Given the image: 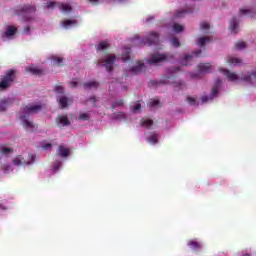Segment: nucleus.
I'll return each mask as SVG.
<instances>
[{
    "instance_id": "1",
    "label": "nucleus",
    "mask_w": 256,
    "mask_h": 256,
    "mask_svg": "<svg viewBox=\"0 0 256 256\" xmlns=\"http://www.w3.org/2000/svg\"><path fill=\"white\" fill-rule=\"evenodd\" d=\"M15 79H17V70H8L1 78L0 91H6V89H9V87H11V85H13V83L15 82Z\"/></svg>"
},
{
    "instance_id": "2",
    "label": "nucleus",
    "mask_w": 256,
    "mask_h": 256,
    "mask_svg": "<svg viewBox=\"0 0 256 256\" xmlns=\"http://www.w3.org/2000/svg\"><path fill=\"white\" fill-rule=\"evenodd\" d=\"M115 61H117V56H115V54H110L105 58L98 59L97 66L105 67L106 71L111 73V71H113V65H115Z\"/></svg>"
},
{
    "instance_id": "3",
    "label": "nucleus",
    "mask_w": 256,
    "mask_h": 256,
    "mask_svg": "<svg viewBox=\"0 0 256 256\" xmlns=\"http://www.w3.org/2000/svg\"><path fill=\"white\" fill-rule=\"evenodd\" d=\"M143 43L144 45H148V47H151V45H157V43H159V33L150 32L148 37L144 38Z\"/></svg>"
},
{
    "instance_id": "4",
    "label": "nucleus",
    "mask_w": 256,
    "mask_h": 256,
    "mask_svg": "<svg viewBox=\"0 0 256 256\" xmlns=\"http://www.w3.org/2000/svg\"><path fill=\"white\" fill-rule=\"evenodd\" d=\"M163 61H167V55L165 54H152L148 63L150 65H157V63H163Z\"/></svg>"
},
{
    "instance_id": "5",
    "label": "nucleus",
    "mask_w": 256,
    "mask_h": 256,
    "mask_svg": "<svg viewBox=\"0 0 256 256\" xmlns=\"http://www.w3.org/2000/svg\"><path fill=\"white\" fill-rule=\"evenodd\" d=\"M30 157V161L27 162L25 161V158H23L22 156H17L16 158H14L12 160V163L14 165H29L30 163H34L35 162V154H31L29 155Z\"/></svg>"
},
{
    "instance_id": "6",
    "label": "nucleus",
    "mask_w": 256,
    "mask_h": 256,
    "mask_svg": "<svg viewBox=\"0 0 256 256\" xmlns=\"http://www.w3.org/2000/svg\"><path fill=\"white\" fill-rule=\"evenodd\" d=\"M41 109H43V106H41V105L29 104L28 106H25L23 108V113L25 115H31V114L39 113V111H41Z\"/></svg>"
},
{
    "instance_id": "7",
    "label": "nucleus",
    "mask_w": 256,
    "mask_h": 256,
    "mask_svg": "<svg viewBox=\"0 0 256 256\" xmlns=\"http://www.w3.org/2000/svg\"><path fill=\"white\" fill-rule=\"evenodd\" d=\"M26 71H28V73H31V75H36L37 77H43V75H45L46 73L45 69L35 66L27 67Z\"/></svg>"
},
{
    "instance_id": "8",
    "label": "nucleus",
    "mask_w": 256,
    "mask_h": 256,
    "mask_svg": "<svg viewBox=\"0 0 256 256\" xmlns=\"http://www.w3.org/2000/svg\"><path fill=\"white\" fill-rule=\"evenodd\" d=\"M56 124L58 127H69V125H71V121L67 115H61L56 118Z\"/></svg>"
},
{
    "instance_id": "9",
    "label": "nucleus",
    "mask_w": 256,
    "mask_h": 256,
    "mask_svg": "<svg viewBox=\"0 0 256 256\" xmlns=\"http://www.w3.org/2000/svg\"><path fill=\"white\" fill-rule=\"evenodd\" d=\"M37 8L31 5H25L21 8V10H17V15H31V13H35Z\"/></svg>"
},
{
    "instance_id": "10",
    "label": "nucleus",
    "mask_w": 256,
    "mask_h": 256,
    "mask_svg": "<svg viewBox=\"0 0 256 256\" xmlns=\"http://www.w3.org/2000/svg\"><path fill=\"white\" fill-rule=\"evenodd\" d=\"M17 33V27L7 26L6 31L2 33V39H11Z\"/></svg>"
},
{
    "instance_id": "11",
    "label": "nucleus",
    "mask_w": 256,
    "mask_h": 256,
    "mask_svg": "<svg viewBox=\"0 0 256 256\" xmlns=\"http://www.w3.org/2000/svg\"><path fill=\"white\" fill-rule=\"evenodd\" d=\"M20 119L22 121V125L26 131H34L35 130V124L33 122L27 120V116L22 115L20 116Z\"/></svg>"
},
{
    "instance_id": "12",
    "label": "nucleus",
    "mask_w": 256,
    "mask_h": 256,
    "mask_svg": "<svg viewBox=\"0 0 256 256\" xmlns=\"http://www.w3.org/2000/svg\"><path fill=\"white\" fill-rule=\"evenodd\" d=\"M220 73H223L225 77H227L228 81H237L239 79V76L235 73H231L228 69L225 68H219Z\"/></svg>"
},
{
    "instance_id": "13",
    "label": "nucleus",
    "mask_w": 256,
    "mask_h": 256,
    "mask_svg": "<svg viewBox=\"0 0 256 256\" xmlns=\"http://www.w3.org/2000/svg\"><path fill=\"white\" fill-rule=\"evenodd\" d=\"M143 69H145V63L143 61H137V65L133 66L130 71L133 75H139V73H143Z\"/></svg>"
},
{
    "instance_id": "14",
    "label": "nucleus",
    "mask_w": 256,
    "mask_h": 256,
    "mask_svg": "<svg viewBox=\"0 0 256 256\" xmlns=\"http://www.w3.org/2000/svg\"><path fill=\"white\" fill-rule=\"evenodd\" d=\"M71 152L67 149V147H65L64 145H60L56 151V155H58V157H62V158H66L68 155H70Z\"/></svg>"
},
{
    "instance_id": "15",
    "label": "nucleus",
    "mask_w": 256,
    "mask_h": 256,
    "mask_svg": "<svg viewBox=\"0 0 256 256\" xmlns=\"http://www.w3.org/2000/svg\"><path fill=\"white\" fill-rule=\"evenodd\" d=\"M160 83H162L163 85H171V84L175 83V76H173V75L163 76L160 79Z\"/></svg>"
},
{
    "instance_id": "16",
    "label": "nucleus",
    "mask_w": 256,
    "mask_h": 256,
    "mask_svg": "<svg viewBox=\"0 0 256 256\" xmlns=\"http://www.w3.org/2000/svg\"><path fill=\"white\" fill-rule=\"evenodd\" d=\"M198 71L200 73H211V64H209V63H200L198 65Z\"/></svg>"
},
{
    "instance_id": "17",
    "label": "nucleus",
    "mask_w": 256,
    "mask_h": 256,
    "mask_svg": "<svg viewBox=\"0 0 256 256\" xmlns=\"http://www.w3.org/2000/svg\"><path fill=\"white\" fill-rule=\"evenodd\" d=\"M229 29L234 34L237 33V29H239V21H237V17L232 18V20L230 21Z\"/></svg>"
},
{
    "instance_id": "18",
    "label": "nucleus",
    "mask_w": 256,
    "mask_h": 256,
    "mask_svg": "<svg viewBox=\"0 0 256 256\" xmlns=\"http://www.w3.org/2000/svg\"><path fill=\"white\" fill-rule=\"evenodd\" d=\"M193 55H194L195 57H199V55H201V50L194 51V52L192 53V55L187 54V55L184 57V59L182 60V65H187V62H188V61H191V60L193 59Z\"/></svg>"
},
{
    "instance_id": "19",
    "label": "nucleus",
    "mask_w": 256,
    "mask_h": 256,
    "mask_svg": "<svg viewBox=\"0 0 256 256\" xmlns=\"http://www.w3.org/2000/svg\"><path fill=\"white\" fill-rule=\"evenodd\" d=\"M253 79H256V70L252 73H248L245 76L241 78L242 81H245L246 83H252Z\"/></svg>"
},
{
    "instance_id": "20",
    "label": "nucleus",
    "mask_w": 256,
    "mask_h": 256,
    "mask_svg": "<svg viewBox=\"0 0 256 256\" xmlns=\"http://www.w3.org/2000/svg\"><path fill=\"white\" fill-rule=\"evenodd\" d=\"M187 245L190 247V249H192V251H199V249H201V243L195 240L188 241Z\"/></svg>"
},
{
    "instance_id": "21",
    "label": "nucleus",
    "mask_w": 256,
    "mask_h": 256,
    "mask_svg": "<svg viewBox=\"0 0 256 256\" xmlns=\"http://www.w3.org/2000/svg\"><path fill=\"white\" fill-rule=\"evenodd\" d=\"M95 47L97 51H105V49H109L110 45L107 40H104L97 44Z\"/></svg>"
},
{
    "instance_id": "22",
    "label": "nucleus",
    "mask_w": 256,
    "mask_h": 256,
    "mask_svg": "<svg viewBox=\"0 0 256 256\" xmlns=\"http://www.w3.org/2000/svg\"><path fill=\"white\" fill-rule=\"evenodd\" d=\"M148 143H150L151 145H157V143H159V134L157 133H153L151 134L148 139H147Z\"/></svg>"
},
{
    "instance_id": "23",
    "label": "nucleus",
    "mask_w": 256,
    "mask_h": 256,
    "mask_svg": "<svg viewBox=\"0 0 256 256\" xmlns=\"http://www.w3.org/2000/svg\"><path fill=\"white\" fill-rule=\"evenodd\" d=\"M84 89H97V87H99V82L97 81H89V82H85L83 84Z\"/></svg>"
},
{
    "instance_id": "24",
    "label": "nucleus",
    "mask_w": 256,
    "mask_h": 256,
    "mask_svg": "<svg viewBox=\"0 0 256 256\" xmlns=\"http://www.w3.org/2000/svg\"><path fill=\"white\" fill-rule=\"evenodd\" d=\"M58 103L62 109H65L69 106V99H67V97H65V96H61L58 99Z\"/></svg>"
},
{
    "instance_id": "25",
    "label": "nucleus",
    "mask_w": 256,
    "mask_h": 256,
    "mask_svg": "<svg viewBox=\"0 0 256 256\" xmlns=\"http://www.w3.org/2000/svg\"><path fill=\"white\" fill-rule=\"evenodd\" d=\"M9 105H11V100L9 99H4V100H0V111H7V107H9Z\"/></svg>"
},
{
    "instance_id": "26",
    "label": "nucleus",
    "mask_w": 256,
    "mask_h": 256,
    "mask_svg": "<svg viewBox=\"0 0 256 256\" xmlns=\"http://www.w3.org/2000/svg\"><path fill=\"white\" fill-rule=\"evenodd\" d=\"M221 85V79L216 80V85L212 88V95L216 97L219 94V87Z\"/></svg>"
},
{
    "instance_id": "27",
    "label": "nucleus",
    "mask_w": 256,
    "mask_h": 256,
    "mask_svg": "<svg viewBox=\"0 0 256 256\" xmlns=\"http://www.w3.org/2000/svg\"><path fill=\"white\" fill-rule=\"evenodd\" d=\"M53 65H58L59 67H63V58L52 56L51 57Z\"/></svg>"
},
{
    "instance_id": "28",
    "label": "nucleus",
    "mask_w": 256,
    "mask_h": 256,
    "mask_svg": "<svg viewBox=\"0 0 256 256\" xmlns=\"http://www.w3.org/2000/svg\"><path fill=\"white\" fill-rule=\"evenodd\" d=\"M71 25H77V21L76 20H64L62 22V26L64 27V29H69V27H71Z\"/></svg>"
},
{
    "instance_id": "29",
    "label": "nucleus",
    "mask_w": 256,
    "mask_h": 256,
    "mask_svg": "<svg viewBox=\"0 0 256 256\" xmlns=\"http://www.w3.org/2000/svg\"><path fill=\"white\" fill-rule=\"evenodd\" d=\"M227 63H229V65H241L243 61L239 58L230 57L228 58Z\"/></svg>"
},
{
    "instance_id": "30",
    "label": "nucleus",
    "mask_w": 256,
    "mask_h": 256,
    "mask_svg": "<svg viewBox=\"0 0 256 256\" xmlns=\"http://www.w3.org/2000/svg\"><path fill=\"white\" fill-rule=\"evenodd\" d=\"M60 11H63V13H69V11H72V7L69 4H60L59 7Z\"/></svg>"
},
{
    "instance_id": "31",
    "label": "nucleus",
    "mask_w": 256,
    "mask_h": 256,
    "mask_svg": "<svg viewBox=\"0 0 256 256\" xmlns=\"http://www.w3.org/2000/svg\"><path fill=\"white\" fill-rule=\"evenodd\" d=\"M122 59L124 61H129V59H131V48H125V53L122 54Z\"/></svg>"
},
{
    "instance_id": "32",
    "label": "nucleus",
    "mask_w": 256,
    "mask_h": 256,
    "mask_svg": "<svg viewBox=\"0 0 256 256\" xmlns=\"http://www.w3.org/2000/svg\"><path fill=\"white\" fill-rule=\"evenodd\" d=\"M142 127H151L153 126V120L151 119H142L141 120Z\"/></svg>"
},
{
    "instance_id": "33",
    "label": "nucleus",
    "mask_w": 256,
    "mask_h": 256,
    "mask_svg": "<svg viewBox=\"0 0 256 256\" xmlns=\"http://www.w3.org/2000/svg\"><path fill=\"white\" fill-rule=\"evenodd\" d=\"M187 14L186 10H178L175 13V19H181V17H185V15Z\"/></svg>"
},
{
    "instance_id": "34",
    "label": "nucleus",
    "mask_w": 256,
    "mask_h": 256,
    "mask_svg": "<svg viewBox=\"0 0 256 256\" xmlns=\"http://www.w3.org/2000/svg\"><path fill=\"white\" fill-rule=\"evenodd\" d=\"M205 43H209V37H200L198 40V45L204 47Z\"/></svg>"
},
{
    "instance_id": "35",
    "label": "nucleus",
    "mask_w": 256,
    "mask_h": 256,
    "mask_svg": "<svg viewBox=\"0 0 256 256\" xmlns=\"http://www.w3.org/2000/svg\"><path fill=\"white\" fill-rule=\"evenodd\" d=\"M245 47H247V43L243 41H239L235 44V48L238 49L239 51H241V49H245Z\"/></svg>"
},
{
    "instance_id": "36",
    "label": "nucleus",
    "mask_w": 256,
    "mask_h": 256,
    "mask_svg": "<svg viewBox=\"0 0 256 256\" xmlns=\"http://www.w3.org/2000/svg\"><path fill=\"white\" fill-rule=\"evenodd\" d=\"M183 26L181 25V24H177V23H175L174 25H173V31L175 32V33H181V31H183Z\"/></svg>"
},
{
    "instance_id": "37",
    "label": "nucleus",
    "mask_w": 256,
    "mask_h": 256,
    "mask_svg": "<svg viewBox=\"0 0 256 256\" xmlns=\"http://www.w3.org/2000/svg\"><path fill=\"white\" fill-rule=\"evenodd\" d=\"M0 152L3 155H9V153H13V149L7 147H1Z\"/></svg>"
},
{
    "instance_id": "38",
    "label": "nucleus",
    "mask_w": 256,
    "mask_h": 256,
    "mask_svg": "<svg viewBox=\"0 0 256 256\" xmlns=\"http://www.w3.org/2000/svg\"><path fill=\"white\" fill-rule=\"evenodd\" d=\"M79 121H89V114L87 113H80L78 117Z\"/></svg>"
},
{
    "instance_id": "39",
    "label": "nucleus",
    "mask_w": 256,
    "mask_h": 256,
    "mask_svg": "<svg viewBox=\"0 0 256 256\" xmlns=\"http://www.w3.org/2000/svg\"><path fill=\"white\" fill-rule=\"evenodd\" d=\"M55 92L58 93V94H60V95H63V94L65 93V89L63 88V86L57 85V86L55 87Z\"/></svg>"
},
{
    "instance_id": "40",
    "label": "nucleus",
    "mask_w": 256,
    "mask_h": 256,
    "mask_svg": "<svg viewBox=\"0 0 256 256\" xmlns=\"http://www.w3.org/2000/svg\"><path fill=\"white\" fill-rule=\"evenodd\" d=\"M149 107H157L159 105V100L158 99H151L148 103Z\"/></svg>"
},
{
    "instance_id": "41",
    "label": "nucleus",
    "mask_w": 256,
    "mask_h": 256,
    "mask_svg": "<svg viewBox=\"0 0 256 256\" xmlns=\"http://www.w3.org/2000/svg\"><path fill=\"white\" fill-rule=\"evenodd\" d=\"M171 43L173 45V47H181V43L179 42L178 38H172Z\"/></svg>"
},
{
    "instance_id": "42",
    "label": "nucleus",
    "mask_w": 256,
    "mask_h": 256,
    "mask_svg": "<svg viewBox=\"0 0 256 256\" xmlns=\"http://www.w3.org/2000/svg\"><path fill=\"white\" fill-rule=\"evenodd\" d=\"M61 165H62V162L61 161H56L54 163V166H53V170L54 171H59L61 169Z\"/></svg>"
},
{
    "instance_id": "43",
    "label": "nucleus",
    "mask_w": 256,
    "mask_h": 256,
    "mask_svg": "<svg viewBox=\"0 0 256 256\" xmlns=\"http://www.w3.org/2000/svg\"><path fill=\"white\" fill-rule=\"evenodd\" d=\"M123 105V100H118L112 104V109H116V107H121Z\"/></svg>"
},
{
    "instance_id": "44",
    "label": "nucleus",
    "mask_w": 256,
    "mask_h": 256,
    "mask_svg": "<svg viewBox=\"0 0 256 256\" xmlns=\"http://www.w3.org/2000/svg\"><path fill=\"white\" fill-rule=\"evenodd\" d=\"M55 5H57V2H48L46 3V9H55Z\"/></svg>"
},
{
    "instance_id": "45",
    "label": "nucleus",
    "mask_w": 256,
    "mask_h": 256,
    "mask_svg": "<svg viewBox=\"0 0 256 256\" xmlns=\"http://www.w3.org/2000/svg\"><path fill=\"white\" fill-rule=\"evenodd\" d=\"M200 28L202 29V31H207V29H209V23L202 22Z\"/></svg>"
},
{
    "instance_id": "46",
    "label": "nucleus",
    "mask_w": 256,
    "mask_h": 256,
    "mask_svg": "<svg viewBox=\"0 0 256 256\" xmlns=\"http://www.w3.org/2000/svg\"><path fill=\"white\" fill-rule=\"evenodd\" d=\"M88 101H91V103L93 104V107H97V105H95V102L97 101V97L96 96H90L88 98Z\"/></svg>"
},
{
    "instance_id": "47",
    "label": "nucleus",
    "mask_w": 256,
    "mask_h": 256,
    "mask_svg": "<svg viewBox=\"0 0 256 256\" xmlns=\"http://www.w3.org/2000/svg\"><path fill=\"white\" fill-rule=\"evenodd\" d=\"M157 85H159V82L155 81V80H151L149 82V87H157Z\"/></svg>"
},
{
    "instance_id": "48",
    "label": "nucleus",
    "mask_w": 256,
    "mask_h": 256,
    "mask_svg": "<svg viewBox=\"0 0 256 256\" xmlns=\"http://www.w3.org/2000/svg\"><path fill=\"white\" fill-rule=\"evenodd\" d=\"M247 13H251V10H247V9H240V15H247Z\"/></svg>"
},
{
    "instance_id": "49",
    "label": "nucleus",
    "mask_w": 256,
    "mask_h": 256,
    "mask_svg": "<svg viewBox=\"0 0 256 256\" xmlns=\"http://www.w3.org/2000/svg\"><path fill=\"white\" fill-rule=\"evenodd\" d=\"M141 109V105L139 103H136L134 106H133V111L134 112H137Z\"/></svg>"
},
{
    "instance_id": "50",
    "label": "nucleus",
    "mask_w": 256,
    "mask_h": 256,
    "mask_svg": "<svg viewBox=\"0 0 256 256\" xmlns=\"http://www.w3.org/2000/svg\"><path fill=\"white\" fill-rule=\"evenodd\" d=\"M51 147H53V144H51V143H47V144L43 145V149L45 151H48V149H51Z\"/></svg>"
},
{
    "instance_id": "51",
    "label": "nucleus",
    "mask_w": 256,
    "mask_h": 256,
    "mask_svg": "<svg viewBox=\"0 0 256 256\" xmlns=\"http://www.w3.org/2000/svg\"><path fill=\"white\" fill-rule=\"evenodd\" d=\"M187 101H188V103H189L190 105H195V98H193V97H188V98H187Z\"/></svg>"
},
{
    "instance_id": "52",
    "label": "nucleus",
    "mask_w": 256,
    "mask_h": 256,
    "mask_svg": "<svg viewBox=\"0 0 256 256\" xmlns=\"http://www.w3.org/2000/svg\"><path fill=\"white\" fill-rule=\"evenodd\" d=\"M30 32H31V27H29V26L24 27L25 35H29Z\"/></svg>"
},
{
    "instance_id": "53",
    "label": "nucleus",
    "mask_w": 256,
    "mask_h": 256,
    "mask_svg": "<svg viewBox=\"0 0 256 256\" xmlns=\"http://www.w3.org/2000/svg\"><path fill=\"white\" fill-rule=\"evenodd\" d=\"M3 170L5 171V173H9V171H11V166H9V165L4 166Z\"/></svg>"
},
{
    "instance_id": "54",
    "label": "nucleus",
    "mask_w": 256,
    "mask_h": 256,
    "mask_svg": "<svg viewBox=\"0 0 256 256\" xmlns=\"http://www.w3.org/2000/svg\"><path fill=\"white\" fill-rule=\"evenodd\" d=\"M89 3H92L93 5H98L99 4V0H88Z\"/></svg>"
},
{
    "instance_id": "55",
    "label": "nucleus",
    "mask_w": 256,
    "mask_h": 256,
    "mask_svg": "<svg viewBox=\"0 0 256 256\" xmlns=\"http://www.w3.org/2000/svg\"><path fill=\"white\" fill-rule=\"evenodd\" d=\"M209 101L208 96H203L202 97V103H207Z\"/></svg>"
},
{
    "instance_id": "56",
    "label": "nucleus",
    "mask_w": 256,
    "mask_h": 256,
    "mask_svg": "<svg viewBox=\"0 0 256 256\" xmlns=\"http://www.w3.org/2000/svg\"><path fill=\"white\" fill-rule=\"evenodd\" d=\"M71 87L75 88L77 87V81L70 82Z\"/></svg>"
},
{
    "instance_id": "57",
    "label": "nucleus",
    "mask_w": 256,
    "mask_h": 256,
    "mask_svg": "<svg viewBox=\"0 0 256 256\" xmlns=\"http://www.w3.org/2000/svg\"><path fill=\"white\" fill-rule=\"evenodd\" d=\"M175 71H179V68H175L174 70L173 69H169L168 73L173 74Z\"/></svg>"
},
{
    "instance_id": "58",
    "label": "nucleus",
    "mask_w": 256,
    "mask_h": 256,
    "mask_svg": "<svg viewBox=\"0 0 256 256\" xmlns=\"http://www.w3.org/2000/svg\"><path fill=\"white\" fill-rule=\"evenodd\" d=\"M153 19H155L153 16L150 17V18H147V19H146V22L149 23V21H151V20H153Z\"/></svg>"
},
{
    "instance_id": "59",
    "label": "nucleus",
    "mask_w": 256,
    "mask_h": 256,
    "mask_svg": "<svg viewBox=\"0 0 256 256\" xmlns=\"http://www.w3.org/2000/svg\"><path fill=\"white\" fill-rule=\"evenodd\" d=\"M243 256H251V254H244Z\"/></svg>"
},
{
    "instance_id": "60",
    "label": "nucleus",
    "mask_w": 256,
    "mask_h": 256,
    "mask_svg": "<svg viewBox=\"0 0 256 256\" xmlns=\"http://www.w3.org/2000/svg\"><path fill=\"white\" fill-rule=\"evenodd\" d=\"M31 20V18H27V21H30Z\"/></svg>"
},
{
    "instance_id": "61",
    "label": "nucleus",
    "mask_w": 256,
    "mask_h": 256,
    "mask_svg": "<svg viewBox=\"0 0 256 256\" xmlns=\"http://www.w3.org/2000/svg\"><path fill=\"white\" fill-rule=\"evenodd\" d=\"M179 85H181V82H179Z\"/></svg>"
},
{
    "instance_id": "62",
    "label": "nucleus",
    "mask_w": 256,
    "mask_h": 256,
    "mask_svg": "<svg viewBox=\"0 0 256 256\" xmlns=\"http://www.w3.org/2000/svg\"><path fill=\"white\" fill-rule=\"evenodd\" d=\"M118 1H123V0H118Z\"/></svg>"
}]
</instances>
